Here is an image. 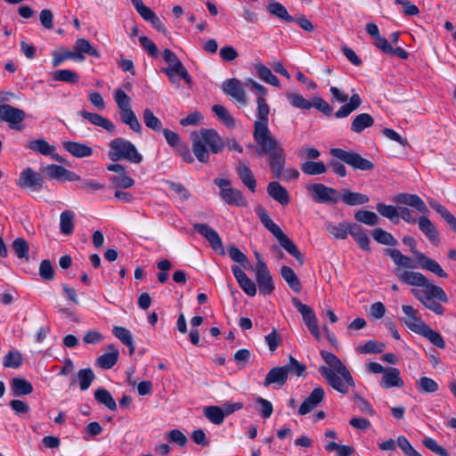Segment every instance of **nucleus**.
I'll use <instances>...</instances> for the list:
<instances>
[{
    "label": "nucleus",
    "mask_w": 456,
    "mask_h": 456,
    "mask_svg": "<svg viewBox=\"0 0 456 456\" xmlns=\"http://www.w3.org/2000/svg\"><path fill=\"white\" fill-rule=\"evenodd\" d=\"M236 173L242 183L248 188L251 192H255L256 189V180L249 168L247 160H239L235 167Z\"/></svg>",
    "instance_id": "20"
},
{
    "label": "nucleus",
    "mask_w": 456,
    "mask_h": 456,
    "mask_svg": "<svg viewBox=\"0 0 456 456\" xmlns=\"http://www.w3.org/2000/svg\"><path fill=\"white\" fill-rule=\"evenodd\" d=\"M287 370L283 366L272 368L265 376L263 382L265 387L273 386L274 389L281 388L288 380Z\"/></svg>",
    "instance_id": "18"
},
{
    "label": "nucleus",
    "mask_w": 456,
    "mask_h": 456,
    "mask_svg": "<svg viewBox=\"0 0 456 456\" xmlns=\"http://www.w3.org/2000/svg\"><path fill=\"white\" fill-rule=\"evenodd\" d=\"M77 377L79 382V387L83 391L88 389L95 379V375L91 368L79 370Z\"/></svg>",
    "instance_id": "58"
},
{
    "label": "nucleus",
    "mask_w": 456,
    "mask_h": 456,
    "mask_svg": "<svg viewBox=\"0 0 456 456\" xmlns=\"http://www.w3.org/2000/svg\"><path fill=\"white\" fill-rule=\"evenodd\" d=\"M418 224L419 230L432 243L436 244L439 242V233L434 224L426 216H421L418 219Z\"/></svg>",
    "instance_id": "34"
},
{
    "label": "nucleus",
    "mask_w": 456,
    "mask_h": 456,
    "mask_svg": "<svg viewBox=\"0 0 456 456\" xmlns=\"http://www.w3.org/2000/svg\"><path fill=\"white\" fill-rule=\"evenodd\" d=\"M286 97L294 108L300 110H310L312 108V102L304 98L300 94L287 93Z\"/></svg>",
    "instance_id": "61"
},
{
    "label": "nucleus",
    "mask_w": 456,
    "mask_h": 456,
    "mask_svg": "<svg viewBox=\"0 0 456 456\" xmlns=\"http://www.w3.org/2000/svg\"><path fill=\"white\" fill-rule=\"evenodd\" d=\"M405 324L411 331L428 338L436 347L442 349L445 347L442 335L433 330L424 321H420L419 323L405 322Z\"/></svg>",
    "instance_id": "15"
},
{
    "label": "nucleus",
    "mask_w": 456,
    "mask_h": 456,
    "mask_svg": "<svg viewBox=\"0 0 456 456\" xmlns=\"http://www.w3.org/2000/svg\"><path fill=\"white\" fill-rule=\"evenodd\" d=\"M339 194L341 201L347 206L363 205L370 200L366 194L351 191L347 189H343Z\"/></svg>",
    "instance_id": "33"
},
{
    "label": "nucleus",
    "mask_w": 456,
    "mask_h": 456,
    "mask_svg": "<svg viewBox=\"0 0 456 456\" xmlns=\"http://www.w3.org/2000/svg\"><path fill=\"white\" fill-rule=\"evenodd\" d=\"M163 134L168 145L175 149L177 154L185 163L192 164L194 162V158L190 148L181 142L180 136L177 133L166 128L163 129Z\"/></svg>",
    "instance_id": "16"
},
{
    "label": "nucleus",
    "mask_w": 456,
    "mask_h": 456,
    "mask_svg": "<svg viewBox=\"0 0 456 456\" xmlns=\"http://www.w3.org/2000/svg\"><path fill=\"white\" fill-rule=\"evenodd\" d=\"M162 71L167 76L169 82L175 86L176 87H180V79H183L187 86L190 87L192 85V79L188 71L186 70V77L183 76L180 71H174L173 69H162Z\"/></svg>",
    "instance_id": "56"
},
{
    "label": "nucleus",
    "mask_w": 456,
    "mask_h": 456,
    "mask_svg": "<svg viewBox=\"0 0 456 456\" xmlns=\"http://www.w3.org/2000/svg\"><path fill=\"white\" fill-rule=\"evenodd\" d=\"M191 151L202 164L209 161L210 153L219 154L226 147L229 151L243 152V147L234 138H222L213 128H201L200 134H191Z\"/></svg>",
    "instance_id": "3"
},
{
    "label": "nucleus",
    "mask_w": 456,
    "mask_h": 456,
    "mask_svg": "<svg viewBox=\"0 0 456 456\" xmlns=\"http://www.w3.org/2000/svg\"><path fill=\"white\" fill-rule=\"evenodd\" d=\"M267 193L282 206H286L289 203V195L287 189L277 181H273L268 183Z\"/></svg>",
    "instance_id": "24"
},
{
    "label": "nucleus",
    "mask_w": 456,
    "mask_h": 456,
    "mask_svg": "<svg viewBox=\"0 0 456 456\" xmlns=\"http://www.w3.org/2000/svg\"><path fill=\"white\" fill-rule=\"evenodd\" d=\"M108 350V353L100 355L96 360L97 364L104 370L111 369L117 363L119 355L118 349L114 344L109 345Z\"/></svg>",
    "instance_id": "31"
},
{
    "label": "nucleus",
    "mask_w": 456,
    "mask_h": 456,
    "mask_svg": "<svg viewBox=\"0 0 456 456\" xmlns=\"http://www.w3.org/2000/svg\"><path fill=\"white\" fill-rule=\"evenodd\" d=\"M418 263L420 268L428 270L440 278H447V273L441 267V265L434 259L427 256L424 253L418 254Z\"/></svg>",
    "instance_id": "25"
},
{
    "label": "nucleus",
    "mask_w": 456,
    "mask_h": 456,
    "mask_svg": "<svg viewBox=\"0 0 456 456\" xmlns=\"http://www.w3.org/2000/svg\"><path fill=\"white\" fill-rule=\"evenodd\" d=\"M353 224L354 223H339L337 225L329 224L327 226V230L330 232L336 239L345 240L347 238V235L350 234L353 231Z\"/></svg>",
    "instance_id": "47"
},
{
    "label": "nucleus",
    "mask_w": 456,
    "mask_h": 456,
    "mask_svg": "<svg viewBox=\"0 0 456 456\" xmlns=\"http://www.w3.org/2000/svg\"><path fill=\"white\" fill-rule=\"evenodd\" d=\"M110 182L117 189H129L134 184V180L127 175L126 173L121 175L111 176Z\"/></svg>",
    "instance_id": "64"
},
{
    "label": "nucleus",
    "mask_w": 456,
    "mask_h": 456,
    "mask_svg": "<svg viewBox=\"0 0 456 456\" xmlns=\"http://www.w3.org/2000/svg\"><path fill=\"white\" fill-rule=\"evenodd\" d=\"M307 189L312 192L314 200L321 204H337L339 191L322 183L310 184Z\"/></svg>",
    "instance_id": "14"
},
{
    "label": "nucleus",
    "mask_w": 456,
    "mask_h": 456,
    "mask_svg": "<svg viewBox=\"0 0 456 456\" xmlns=\"http://www.w3.org/2000/svg\"><path fill=\"white\" fill-rule=\"evenodd\" d=\"M79 115L88 120L91 124L98 126L108 131L109 133L115 132V125L108 118L97 113H92L86 110L79 111Z\"/></svg>",
    "instance_id": "29"
},
{
    "label": "nucleus",
    "mask_w": 456,
    "mask_h": 456,
    "mask_svg": "<svg viewBox=\"0 0 456 456\" xmlns=\"http://www.w3.org/2000/svg\"><path fill=\"white\" fill-rule=\"evenodd\" d=\"M26 147L44 156H48L56 151L55 146L49 144V142L43 138L29 141Z\"/></svg>",
    "instance_id": "40"
},
{
    "label": "nucleus",
    "mask_w": 456,
    "mask_h": 456,
    "mask_svg": "<svg viewBox=\"0 0 456 456\" xmlns=\"http://www.w3.org/2000/svg\"><path fill=\"white\" fill-rule=\"evenodd\" d=\"M330 92L333 100L345 103L334 113V117L336 118H344L348 117L353 111L356 110L362 105V99L358 94H354L350 97L349 102H346L348 95L341 92L336 86H331L330 88Z\"/></svg>",
    "instance_id": "10"
},
{
    "label": "nucleus",
    "mask_w": 456,
    "mask_h": 456,
    "mask_svg": "<svg viewBox=\"0 0 456 456\" xmlns=\"http://www.w3.org/2000/svg\"><path fill=\"white\" fill-rule=\"evenodd\" d=\"M205 417L215 425H221L224 420V413L219 406H206L203 409Z\"/></svg>",
    "instance_id": "49"
},
{
    "label": "nucleus",
    "mask_w": 456,
    "mask_h": 456,
    "mask_svg": "<svg viewBox=\"0 0 456 456\" xmlns=\"http://www.w3.org/2000/svg\"><path fill=\"white\" fill-rule=\"evenodd\" d=\"M418 263L420 268L428 270L440 278H447V273L441 267V265L434 259L427 256L424 253L418 254Z\"/></svg>",
    "instance_id": "27"
},
{
    "label": "nucleus",
    "mask_w": 456,
    "mask_h": 456,
    "mask_svg": "<svg viewBox=\"0 0 456 456\" xmlns=\"http://www.w3.org/2000/svg\"><path fill=\"white\" fill-rule=\"evenodd\" d=\"M55 81L76 84L78 82L79 76L71 69H58L53 73Z\"/></svg>",
    "instance_id": "60"
},
{
    "label": "nucleus",
    "mask_w": 456,
    "mask_h": 456,
    "mask_svg": "<svg viewBox=\"0 0 456 456\" xmlns=\"http://www.w3.org/2000/svg\"><path fill=\"white\" fill-rule=\"evenodd\" d=\"M395 201L398 204L412 207L424 215L429 212L425 202L417 194L399 193L396 195Z\"/></svg>",
    "instance_id": "23"
},
{
    "label": "nucleus",
    "mask_w": 456,
    "mask_h": 456,
    "mask_svg": "<svg viewBox=\"0 0 456 456\" xmlns=\"http://www.w3.org/2000/svg\"><path fill=\"white\" fill-rule=\"evenodd\" d=\"M430 208L435 210L448 224L451 230L456 232V217L441 203L436 200L428 201Z\"/></svg>",
    "instance_id": "38"
},
{
    "label": "nucleus",
    "mask_w": 456,
    "mask_h": 456,
    "mask_svg": "<svg viewBox=\"0 0 456 456\" xmlns=\"http://www.w3.org/2000/svg\"><path fill=\"white\" fill-rule=\"evenodd\" d=\"M255 212L258 216L260 222L279 241L280 245L295 259L299 263L300 265H304V257L297 245L289 239L269 216L266 209L258 205L255 208Z\"/></svg>",
    "instance_id": "6"
},
{
    "label": "nucleus",
    "mask_w": 456,
    "mask_h": 456,
    "mask_svg": "<svg viewBox=\"0 0 456 456\" xmlns=\"http://www.w3.org/2000/svg\"><path fill=\"white\" fill-rule=\"evenodd\" d=\"M374 125V118L369 113H361L356 115L350 126V130L354 133L360 134L366 128Z\"/></svg>",
    "instance_id": "37"
},
{
    "label": "nucleus",
    "mask_w": 456,
    "mask_h": 456,
    "mask_svg": "<svg viewBox=\"0 0 456 456\" xmlns=\"http://www.w3.org/2000/svg\"><path fill=\"white\" fill-rule=\"evenodd\" d=\"M62 146L65 151L78 159L90 157L94 152L90 146L77 142L66 141L62 142Z\"/></svg>",
    "instance_id": "30"
},
{
    "label": "nucleus",
    "mask_w": 456,
    "mask_h": 456,
    "mask_svg": "<svg viewBox=\"0 0 456 456\" xmlns=\"http://www.w3.org/2000/svg\"><path fill=\"white\" fill-rule=\"evenodd\" d=\"M291 303L301 314L305 324L311 322H314L317 319L314 310L309 305L303 304L298 297H293Z\"/></svg>",
    "instance_id": "44"
},
{
    "label": "nucleus",
    "mask_w": 456,
    "mask_h": 456,
    "mask_svg": "<svg viewBox=\"0 0 456 456\" xmlns=\"http://www.w3.org/2000/svg\"><path fill=\"white\" fill-rule=\"evenodd\" d=\"M281 275L294 292L299 293L302 290L301 281L291 267L283 265L281 269Z\"/></svg>",
    "instance_id": "39"
},
{
    "label": "nucleus",
    "mask_w": 456,
    "mask_h": 456,
    "mask_svg": "<svg viewBox=\"0 0 456 456\" xmlns=\"http://www.w3.org/2000/svg\"><path fill=\"white\" fill-rule=\"evenodd\" d=\"M325 395L324 389L322 387H317L310 393V395L304 400L298 408L297 413L299 415H305L311 412L317 407Z\"/></svg>",
    "instance_id": "19"
},
{
    "label": "nucleus",
    "mask_w": 456,
    "mask_h": 456,
    "mask_svg": "<svg viewBox=\"0 0 456 456\" xmlns=\"http://www.w3.org/2000/svg\"><path fill=\"white\" fill-rule=\"evenodd\" d=\"M12 393L14 396L20 397L29 395L33 392L32 384L23 378H13L10 383Z\"/></svg>",
    "instance_id": "35"
},
{
    "label": "nucleus",
    "mask_w": 456,
    "mask_h": 456,
    "mask_svg": "<svg viewBox=\"0 0 456 456\" xmlns=\"http://www.w3.org/2000/svg\"><path fill=\"white\" fill-rule=\"evenodd\" d=\"M44 183V176L40 173L36 172L31 167H27L20 172L16 185L20 189L40 191Z\"/></svg>",
    "instance_id": "12"
},
{
    "label": "nucleus",
    "mask_w": 456,
    "mask_h": 456,
    "mask_svg": "<svg viewBox=\"0 0 456 456\" xmlns=\"http://www.w3.org/2000/svg\"><path fill=\"white\" fill-rule=\"evenodd\" d=\"M418 390L421 393H436L439 387L436 381L428 377H421L416 382Z\"/></svg>",
    "instance_id": "62"
},
{
    "label": "nucleus",
    "mask_w": 456,
    "mask_h": 456,
    "mask_svg": "<svg viewBox=\"0 0 456 456\" xmlns=\"http://www.w3.org/2000/svg\"><path fill=\"white\" fill-rule=\"evenodd\" d=\"M351 236L357 242L359 247L364 251H370V238L364 232L362 227L357 224H353V231Z\"/></svg>",
    "instance_id": "45"
},
{
    "label": "nucleus",
    "mask_w": 456,
    "mask_h": 456,
    "mask_svg": "<svg viewBox=\"0 0 456 456\" xmlns=\"http://www.w3.org/2000/svg\"><path fill=\"white\" fill-rule=\"evenodd\" d=\"M74 50L75 56L77 60L79 61H83L85 59L83 53H86L96 58L100 57L98 50L93 47L90 42L85 38H79L76 41Z\"/></svg>",
    "instance_id": "32"
},
{
    "label": "nucleus",
    "mask_w": 456,
    "mask_h": 456,
    "mask_svg": "<svg viewBox=\"0 0 456 456\" xmlns=\"http://www.w3.org/2000/svg\"><path fill=\"white\" fill-rule=\"evenodd\" d=\"M301 170L307 175H316L326 173L327 167L322 161H305L301 164Z\"/></svg>",
    "instance_id": "53"
},
{
    "label": "nucleus",
    "mask_w": 456,
    "mask_h": 456,
    "mask_svg": "<svg viewBox=\"0 0 456 456\" xmlns=\"http://www.w3.org/2000/svg\"><path fill=\"white\" fill-rule=\"evenodd\" d=\"M212 111L218 118L229 128L235 126V120L229 111L223 105L216 104L212 107Z\"/></svg>",
    "instance_id": "57"
},
{
    "label": "nucleus",
    "mask_w": 456,
    "mask_h": 456,
    "mask_svg": "<svg viewBox=\"0 0 456 456\" xmlns=\"http://www.w3.org/2000/svg\"><path fill=\"white\" fill-rule=\"evenodd\" d=\"M330 154L340 160L331 159L329 163L332 172L339 177H345L347 174L344 163L354 170L361 171H371L375 167L372 161L364 159L355 151H347L341 148H331Z\"/></svg>",
    "instance_id": "5"
},
{
    "label": "nucleus",
    "mask_w": 456,
    "mask_h": 456,
    "mask_svg": "<svg viewBox=\"0 0 456 456\" xmlns=\"http://www.w3.org/2000/svg\"><path fill=\"white\" fill-rule=\"evenodd\" d=\"M385 255L389 256L394 263L403 268H415L412 265V259L403 254L397 248H386Z\"/></svg>",
    "instance_id": "42"
},
{
    "label": "nucleus",
    "mask_w": 456,
    "mask_h": 456,
    "mask_svg": "<svg viewBox=\"0 0 456 456\" xmlns=\"http://www.w3.org/2000/svg\"><path fill=\"white\" fill-rule=\"evenodd\" d=\"M379 384L382 388L388 389L394 387H402L404 383L397 368H388L381 378Z\"/></svg>",
    "instance_id": "28"
},
{
    "label": "nucleus",
    "mask_w": 456,
    "mask_h": 456,
    "mask_svg": "<svg viewBox=\"0 0 456 456\" xmlns=\"http://www.w3.org/2000/svg\"><path fill=\"white\" fill-rule=\"evenodd\" d=\"M256 70L260 77L261 79H263L265 83L270 84L273 86L280 87V80L278 77L273 74L272 70L266 67L265 65L262 63L256 64Z\"/></svg>",
    "instance_id": "48"
},
{
    "label": "nucleus",
    "mask_w": 456,
    "mask_h": 456,
    "mask_svg": "<svg viewBox=\"0 0 456 456\" xmlns=\"http://www.w3.org/2000/svg\"><path fill=\"white\" fill-rule=\"evenodd\" d=\"M12 248L19 258H28L29 246L23 238H16L12 243Z\"/></svg>",
    "instance_id": "63"
},
{
    "label": "nucleus",
    "mask_w": 456,
    "mask_h": 456,
    "mask_svg": "<svg viewBox=\"0 0 456 456\" xmlns=\"http://www.w3.org/2000/svg\"><path fill=\"white\" fill-rule=\"evenodd\" d=\"M376 209L382 216L388 218L393 224H399L398 208L395 207L385 203H378Z\"/></svg>",
    "instance_id": "52"
},
{
    "label": "nucleus",
    "mask_w": 456,
    "mask_h": 456,
    "mask_svg": "<svg viewBox=\"0 0 456 456\" xmlns=\"http://www.w3.org/2000/svg\"><path fill=\"white\" fill-rule=\"evenodd\" d=\"M114 100L119 109V115L121 121L129 126V127L135 133L142 132V126L137 119L136 115L131 108V99L121 88H118L114 92Z\"/></svg>",
    "instance_id": "8"
},
{
    "label": "nucleus",
    "mask_w": 456,
    "mask_h": 456,
    "mask_svg": "<svg viewBox=\"0 0 456 456\" xmlns=\"http://www.w3.org/2000/svg\"><path fill=\"white\" fill-rule=\"evenodd\" d=\"M266 9L271 15L280 19L281 20L285 22H294L295 20V18L289 14L286 7L279 2L270 0L267 4Z\"/></svg>",
    "instance_id": "36"
},
{
    "label": "nucleus",
    "mask_w": 456,
    "mask_h": 456,
    "mask_svg": "<svg viewBox=\"0 0 456 456\" xmlns=\"http://www.w3.org/2000/svg\"><path fill=\"white\" fill-rule=\"evenodd\" d=\"M163 59L169 64L168 67H166L163 69H173L174 71H180L182 72L183 76L186 77V69L184 68L182 61L170 49L167 48L163 51Z\"/></svg>",
    "instance_id": "43"
},
{
    "label": "nucleus",
    "mask_w": 456,
    "mask_h": 456,
    "mask_svg": "<svg viewBox=\"0 0 456 456\" xmlns=\"http://www.w3.org/2000/svg\"><path fill=\"white\" fill-rule=\"evenodd\" d=\"M283 368L287 370L288 376L289 374L296 375L297 377L305 376L306 372V365L298 362L291 354L289 356V362L283 365Z\"/></svg>",
    "instance_id": "50"
},
{
    "label": "nucleus",
    "mask_w": 456,
    "mask_h": 456,
    "mask_svg": "<svg viewBox=\"0 0 456 456\" xmlns=\"http://www.w3.org/2000/svg\"><path fill=\"white\" fill-rule=\"evenodd\" d=\"M195 232L202 235L211 245V248L219 255H224L225 250L221 237L217 232L207 224L196 223L193 224Z\"/></svg>",
    "instance_id": "17"
},
{
    "label": "nucleus",
    "mask_w": 456,
    "mask_h": 456,
    "mask_svg": "<svg viewBox=\"0 0 456 456\" xmlns=\"http://www.w3.org/2000/svg\"><path fill=\"white\" fill-rule=\"evenodd\" d=\"M371 234L373 239L379 244L387 246H396L398 244L397 240L382 228H375Z\"/></svg>",
    "instance_id": "51"
},
{
    "label": "nucleus",
    "mask_w": 456,
    "mask_h": 456,
    "mask_svg": "<svg viewBox=\"0 0 456 456\" xmlns=\"http://www.w3.org/2000/svg\"><path fill=\"white\" fill-rule=\"evenodd\" d=\"M25 118L23 110L7 103L0 104V121L6 122L11 129L22 131L25 127L22 124Z\"/></svg>",
    "instance_id": "11"
},
{
    "label": "nucleus",
    "mask_w": 456,
    "mask_h": 456,
    "mask_svg": "<svg viewBox=\"0 0 456 456\" xmlns=\"http://www.w3.org/2000/svg\"><path fill=\"white\" fill-rule=\"evenodd\" d=\"M223 92L237 102L246 103L245 91L238 78H229L222 84Z\"/></svg>",
    "instance_id": "21"
},
{
    "label": "nucleus",
    "mask_w": 456,
    "mask_h": 456,
    "mask_svg": "<svg viewBox=\"0 0 456 456\" xmlns=\"http://www.w3.org/2000/svg\"><path fill=\"white\" fill-rule=\"evenodd\" d=\"M269 112V105L265 103L263 98H259L257 120L254 123L253 131V139L257 145L256 153L259 157H268L270 170L273 177L286 182L297 180L299 177L298 170L295 168L284 170L285 151L276 138L272 135L268 127Z\"/></svg>",
    "instance_id": "1"
},
{
    "label": "nucleus",
    "mask_w": 456,
    "mask_h": 456,
    "mask_svg": "<svg viewBox=\"0 0 456 456\" xmlns=\"http://www.w3.org/2000/svg\"><path fill=\"white\" fill-rule=\"evenodd\" d=\"M75 214L71 210H64L60 216V231L65 235H70L74 231Z\"/></svg>",
    "instance_id": "46"
},
{
    "label": "nucleus",
    "mask_w": 456,
    "mask_h": 456,
    "mask_svg": "<svg viewBox=\"0 0 456 456\" xmlns=\"http://www.w3.org/2000/svg\"><path fill=\"white\" fill-rule=\"evenodd\" d=\"M109 147L108 157L113 162L126 160L139 164L142 161V155L137 151L135 145L123 137L111 140Z\"/></svg>",
    "instance_id": "7"
},
{
    "label": "nucleus",
    "mask_w": 456,
    "mask_h": 456,
    "mask_svg": "<svg viewBox=\"0 0 456 456\" xmlns=\"http://www.w3.org/2000/svg\"><path fill=\"white\" fill-rule=\"evenodd\" d=\"M214 183L219 187L221 199L230 206L246 207L248 201L242 191L232 186V181L226 178H215Z\"/></svg>",
    "instance_id": "9"
},
{
    "label": "nucleus",
    "mask_w": 456,
    "mask_h": 456,
    "mask_svg": "<svg viewBox=\"0 0 456 456\" xmlns=\"http://www.w3.org/2000/svg\"><path fill=\"white\" fill-rule=\"evenodd\" d=\"M22 355L16 350L9 351L3 360V365L4 368L18 369L22 365Z\"/></svg>",
    "instance_id": "54"
},
{
    "label": "nucleus",
    "mask_w": 456,
    "mask_h": 456,
    "mask_svg": "<svg viewBox=\"0 0 456 456\" xmlns=\"http://www.w3.org/2000/svg\"><path fill=\"white\" fill-rule=\"evenodd\" d=\"M94 399L98 403L104 405L110 411L117 410V403L112 395L109 390L103 387H99L94 391Z\"/></svg>",
    "instance_id": "41"
},
{
    "label": "nucleus",
    "mask_w": 456,
    "mask_h": 456,
    "mask_svg": "<svg viewBox=\"0 0 456 456\" xmlns=\"http://www.w3.org/2000/svg\"><path fill=\"white\" fill-rule=\"evenodd\" d=\"M320 354L322 360L329 365V367L320 366V374L334 390L343 395L347 394L350 387H354L355 386L349 370L333 353L322 350Z\"/></svg>",
    "instance_id": "4"
},
{
    "label": "nucleus",
    "mask_w": 456,
    "mask_h": 456,
    "mask_svg": "<svg viewBox=\"0 0 456 456\" xmlns=\"http://www.w3.org/2000/svg\"><path fill=\"white\" fill-rule=\"evenodd\" d=\"M232 272L240 288L248 296L255 297L257 291L256 283L250 278H248V275L238 265H232Z\"/></svg>",
    "instance_id": "22"
},
{
    "label": "nucleus",
    "mask_w": 456,
    "mask_h": 456,
    "mask_svg": "<svg viewBox=\"0 0 456 456\" xmlns=\"http://www.w3.org/2000/svg\"><path fill=\"white\" fill-rule=\"evenodd\" d=\"M395 275L402 283L423 287L424 289H411V294L436 314L443 315L444 314L445 309L441 303H447L449 299L441 287L430 283L421 273L396 270Z\"/></svg>",
    "instance_id": "2"
},
{
    "label": "nucleus",
    "mask_w": 456,
    "mask_h": 456,
    "mask_svg": "<svg viewBox=\"0 0 456 456\" xmlns=\"http://www.w3.org/2000/svg\"><path fill=\"white\" fill-rule=\"evenodd\" d=\"M354 219L364 224L373 226L378 224L379 216L372 211L360 209L354 213Z\"/></svg>",
    "instance_id": "55"
},
{
    "label": "nucleus",
    "mask_w": 456,
    "mask_h": 456,
    "mask_svg": "<svg viewBox=\"0 0 456 456\" xmlns=\"http://www.w3.org/2000/svg\"><path fill=\"white\" fill-rule=\"evenodd\" d=\"M418 263L420 268L428 270L440 278H447V273L441 267V265L434 259L427 256L424 253L418 254Z\"/></svg>",
    "instance_id": "26"
},
{
    "label": "nucleus",
    "mask_w": 456,
    "mask_h": 456,
    "mask_svg": "<svg viewBox=\"0 0 456 456\" xmlns=\"http://www.w3.org/2000/svg\"><path fill=\"white\" fill-rule=\"evenodd\" d=\"M142 118L145 126L153 131L159 132L162 129L161 120L156 117L150 109H145L142 112Z\"/></svg>",
    "instance_id": "59"
},
{
    "label": "nucleus",
    "mask_w": 456,
    "mask_h": 456,
    "mask_svg": "<svg viewBox=\"0 0 456 456\" xmlns=\"http://www.w3.org/2000/svg\"><path fill=\"white\" fill-rule=\"evenodd\" d=\"M255 273L260 294L263 296L271 295L275 289V285L266 264L264 261L256 263Z\"/></svg>",
    "instance_id": "13"
}]
</instances>
